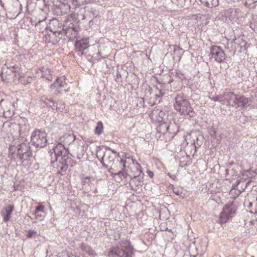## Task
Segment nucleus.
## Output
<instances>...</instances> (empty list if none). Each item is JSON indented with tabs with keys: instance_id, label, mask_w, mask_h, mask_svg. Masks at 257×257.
Returning <instances> with one entry per match:
<instances>
[{
	"instance_id": "obj_25",
	"label": "nucleus",
	"mask_w": 257,
	"mask_h": 257,
	"mask_svg": "<svg viewBox=\"0 0 257 257\" xmlns=\"http://www.w3.org/2000/svg\"><path fill=\"white\" fill-rule=\"evenodd\" d=\"M2 113L6 118H10L14 115V112L10 109L3 108Z\"/></svg>"
},
{
	"instance_id": "obj_6",
	"label": "nucleus",
	"mask_w": 257,
	"mask_h": 257,
	"mask_svg": "<svg viewBox=\"0 0 257 257\" xmlns=\"http://www.w3.org/2000/svg\"><path fill=\"white\" fill-rule=\"evenodd\" d=\"M46 133L41 130H35L31 135V142L37 148H43L47 144Z\"/></svg>"
},
{
	"instance_id": "obj_29",
	"label": "nucleus",
	"mask_w": 257,
	"mask_h": 257,
	"mask_svg": "<svg viewBox=\"0 0 257 257\" xmlns=\"http://www.w3.org/2000/svg\"><path fill=\"white\" fill-rule=\"evenodd\" d=\"M172 190L174 194L178 196H182V195L183 194V189L182 188L179 187H174L173 186Z\"/></svg>"
},
{
	"instance_id": "obj_11",
	"label": "nucleus",
	"mask_w": 257,
	"mask_h": 257,
	"mask_svg": "<svg viewBox=\"0 0 257 257\" xmlns=\"http://www.w3.org/2000/svg\"><path fill=\"white\" fill-rule=\"evenodd\" d=\"M210 58L217 63H223L226 58L224 51L217 46H213L210 48Z\"/></svg>"
},
{
	"instance_id": "obj_44",
	"label": "nucleus",
	"mask_w": 257,
	"mask_h": 257,
	"mask_svg": "<svg viewBox=\"0 0 257 257\" xmlns=\"http://www.w3.org/2000/svg\"><path fill=\"white\" fill-rule=\"evenodd\" d=\"M177 49H180L179 47L177 46H175L174 47V51H177Z\"/></svg>"
},
{
	"instance_id": "obj_46",
	"label": "nucleus",
	"mask_w": 257,
	"mask_h": 257,
	"mask_svg": "<svg viewBox=\"0 0 257 257\" xmlns=\"http://www.w3.org/2000/svg\"><path fill=\"white\" fill-rule=\"evenodd\" d=\"M106 150H109V151H111V150H112V148H110V147H106Z\"/></svg>"
},
{
	"instance_id": "obj_50",
	"label": "nucleus",
	"mask_w": 257,
	"mask_h": 257,
	"mask_svg": "<svg viewBox=\"0 0 257 257\" xmlns=\"http://www.w3.org/2000/svg\"><path fill=\"white\" fill-rule=\"evenodd\" d=\"M165 128H166V131H167L168 128H169V126H165Z\"/></svg>"
},
{
	"instance_id": "obj_13",
	"label": "nucleus",
	"mask_w": 257,
	"mask_h": 257,
	"mask_svg": "<svg viewBox=\"0 0 257 257\" xmlns=\"http://www.w3.org/2000/svg\"><path fill=\"white\" fill-rule=\"evenodd\" d=\"M9 69L15 74L14 77L15 79L18 78L19 82L23 84H27L30 83L28 81V78H25L24 74L20 72V69L18 66H10Z\"/></svg>"
},
{
	"instance_id": "obj_34",
	"label": "nucleus",
	"mask_w": 257,
	"mask_h": 257,
	"mask_svg": "<svg viewBox=\"0 0 257 257\" xmlns=\"http://www.w3.org/2000/svg\"><path fill=\"white\" fill-rule=\"evenodd\" d=\"M160 94H156V101H158V103L161 101V96H163L164 94V93H162V90H160L159 91Z\"/></svg>"
},
{
	"instance_id": "obj_32",
	"label": "nucleus",
	"mask_w": 257,
	"mask_h": 257,
	"mask_svg": "<svg viewBox=\"0 0 257 257\" xmlns=\"http://www.w3.org/2000/svg\"><path fill=\"white\" fill-rule=\"evenodd\" d=\"M108 172L110 174V175L111 177H112L113 178L116 179V172L114 170V169L112 167H110V168H107Z\"/></svg>"
},
{
	"instance_id": "obj_55",
	"label": "nucleus",
	"mask_w": 257,
	"mask_h": 257,
	"mask_svg": "<svg viewBox=\"0 0 257 257\" xmlns=\"http://www.w3.org/2000/svg\"><path fill=\"white\" fill-rule=\"evenodd\" d=\"M67 257H69V256H67ZM71 257H76V256H72Z\"/></svg>"
},
{
	"instance_id": "obj_4",
	"label": "nucleus",
	"mask_w": 257,
	"mask_h": 257,
	"mask_svg": "<svg viewBox=\"0 0 257 257\" xmlns=\"http://www.w3.org/2000/svg\"><path fill=\"white\" fill-rule=\"evenodd\" d=\"M251 99L244 95L236 94L231 92L230 105L239 110L246 109L251 105Z\"/></svg>"
},
{
	"instance_id": "obj_43",
	"label": "nucleus",
	"mask_w": 257,
	"mask_h": 257,
	"mask_svg": "<svg viewBox=\"0 0 257 257\" xmlns=\"http://www.w3.org/2000/svg\"><path fill=\"white\" fill-rule=\"evenodd\" d=\"M168 174L173 180H175L176 178V176L175 175H171L170 173H168Z\"/></svg>"
},
{
	"instance_id": "obj_53",
	"label": "nucleus",
	"mask_w": 257,
	"mask_h": 257,
	"mask_svg": "<svg viewBox=\"0 0 257 257\" xmlns=\"http://www.w3.org/2000/svg\"><path fill=\"white\" fill-rule=\"evenodd\" d=\"M96 156H97V158L99 159V157H98V155H97Z\"/></svg>"
},
{
	"instance_id": "obj_39",
	"label": "nucleus",
	"mask_w": 257,
	"mask_h": 257,
	"mask_svg": "<svg viewBox=\"0 0 257 257\" xmlns=\"http://www.w3.org/2000/svg\"><path fill=\"white\" fill-rule=\"evenodd\" d=\"M90 143H91V142H86L85 144L83 145L82 148H83V151L84 150H86L87 149V147H88L89 144Z\"/></svg>"
},
{
	"instance_id": "obj_10",
	"label": "nucleus",
	"mask_w": 257,
	"mask_h": 257,
	"mask_svg": "<svg viewBox=\"0 0 257 257\" xmlns=\"http://www.w3.org/2000/svg\"><path fill=\"white\" fill-rule=\"evenodd\" d=\"M224 16L228 18L232 24L238 23L240 19L243 17V14L238 8H229L224 12Z\"/></svg>"
},
{
	"instance_id": "obj_40",
	"label": "nucleus",
	"mask_w": 257,
	"mask_h": 257,
	"mask_svg": "<svg viewBox=\"0 0 257 257\" xmlns=\"http://www.w3.org/2000/svg\"><path fill=\"white\" fill-rule=\"evenodd\" d=\"M148 175L149 176L150 178H153L154 176V173L152 171L148 170L147 171Z\"/></svg>"
},
{
	"instance_id": "obj_54",
	"label": "nucleus",
	"mask_w": 257,
	"mask_h": 257,
	"mask_svg": "<svg viewBox=\"0 0 257 257\" xmlns=\"http://www.w3.org/2000/svg\"><path fill=\"white\" fill-rule=\"evenodd\" d=\"M250 206H252V203H250Z\"/></svg>"
},
{
	"instance_id": "obj_27",
	"label": "nucleus",
	"mask_w": 257,
	"mask_h": 257,
	"mask_svg": "<svg viewBox=\"0 0 257 257\" xmlns=\"http://www.w3.org/2000/svg\"><path fill=\"white\" fill-rule=\"evenodd\" d=\"M26 237L28 238H32L38 235L37 232L34 230H29L26 231Z\"/></svg>"
},
{
	"instance_id": "obj_8",
	"label": "nucleus",
	"mask_w": 257,
	"mask_h": 257,
	"mask_svg": "<svg viewBox=\"0 0 257 257\" xmlns=\"http://www.w3.org/2000/svg\"><path fill=\"white\" fill-rule=\"evenodd\" d=\"M120 247H115L116 257H131L133 253V247L127 240H122Z\"/></svg>"
},
{
	"instance_id": "obj_3",
	"label": "nucleus",
	"mask_w": 257,
	"mask_h": 257,
	"mask_svg": "<svg viewBox=\"0 0 257 257\" xmlns=\"http://www.w3.org/2000/svg\"><path fill=\"white\" fill-rule=\"evenodd\" d=\"M14 148L17 149L18 155L22 163H23L25 161L28 160L32 157L31 147L27 143H23L19 144L17 145L14 144L9 146V150L10 152L15 151Z\"/></svg>"
},
{
	"instance_id": "obj_1",
	"label": "nucleus",
	"mask_w": 257,
	"mask_h": 257,
	"mask_svg": "<svg viewBox=\"0 0 257 257\" xmlns=\"http://www.w3.org/2000/svg\"><path fill=\"white\" fill-rule=\"evenodd\" d=\"M174 108L181 115H188L192 117L195 112L190 105V102L182 93H179L175 97Z\"/></svg>"
},
{
	"instance_id": "obj_18",
	"label": "nucleus",
	"mask_w": 257,
	"mask_h": 257,
	"mask_svg": "<svg viewBox=\"0 0 257 257\" xmlns=\"http://www.w3.org/2000/svg\"><path fill=\"white\" fill-rule=\"evenodd\" d=\"M39 212H44V207L40 205L36 207V209L33 213L35 215L36 219L42 221L44 219V216L39 213Z\"/></svg>"
},
{
	"instance_id": "obj_15",
	"label": "nucleus",
	"mask_w": 257,
	"mask_h": 257,
	"mask_svg": "<svg viewBox=\"0 0 257 257\" xmlns=\"http://www.w3.org/2000/svg\"><path fill=\"white\" fill-rule=\"evenodd\" d=\"M14 209V205H9L2 209L1 215L3 217L4 222H7L10 220Z\"/></svg>"
},
{
	"instance_id": "obj_19",
	"label": "nucleus",
	"mask_w": 257,
	"mask_h": 257,
	"mask_svg": "<svg viewBox=\"0 0 257 257\" xmlns=\"http://www.w3.org/2000/svg\"><path fill=\"white\" fill-rule=\"evenodd\" d=\"M67 83L65 82L64 76L57 78L54 83V86L57 88L67 87Z\"/></svg>"
},
{
	"instance_id": "obj_24",
	"label": "nucleus",
	"mask_w": 257,
	"mask_h": 257,
	"mask_svg": "<svg viewBox=\"0 0 257 257\" xmlns=\"http://www.w3.org/2000/svg\"><path fill=\"white\" fill-rule=\"evenodd\" d=\"M90 182V178L89 177H86L84 178L81 177V184L85 187L82 186V189H85L87 190V186H89V183Z\"/></svg>"
},
{
	"instance_id": "obj_17",
	"label": "nucleus",
	"mask_w": 257,
	"mask_h": 257,
	"mask_svg": "<svg viewBox=\"0 0 257 257\" xmlns=\"http://www.w3.org/2000/svg\"><path fill=\"white\" fill-rule=\"evenodd\" d=\"M132 161L133 164H136V168L137 171L136 174H135L134 176L133 180L136 179L139 181L140 182L142 181L144 178V174L143 173L142 170L141 165L134 160H132Z\"/></svg>"
},
{
	"instance_id": "obj_2",
	"label": "nucleus",
	"mask_w": 257,
	"mask_h": 257,
	"mask_svg": "<svg viewBox=\"0 0 257 257\" xmlns=\"http://www.w3.org/2000/svg\"><path fill=\"white\" fill-rule=\"evenodd\" d=\"M64 154H55V160L51 161V166L53 168V171L56 172L61 175H64L66 174L69 164L70 163L71 158H69L68 154L66 151H64Z\"/></svg>"
},
{
	"instance_id": "obj_41",
	"label": "nucleus",
	"mask_w": 257,
	"mask_h": 257,
	"mask_svg": "<svg viewBox=\"0 0 257 257\" xmlns=\"http://www.w3.org/2000/svg\"><path fill=\"white\" fill-rule=\"evenodd\" d=\"M190 164V162L189 161H187V162L186 163H185L184 164H180V166L183 168L185 166H189V165Z\"/></svg>"
},
{
	"instance_id": "obj_58",
	"label": "nucleus",
	"mask_w": 257,
	"mask_h": 257,
	"mask_svg": "<svg viewBox=\"0 0 257 257\" xmlns=\"http://www.w3.org/2000/svg\"><path fill=\"white\" fill-rule=\"evenodd\" d=\"M58 92H61V91H60V90H58Z\"/></svg>"
},
{
	"instance_id": "obj_30",
	"label": "nucleus",
	"mask_w": 257,
	"mask_h": 257,
	"mask_svg": "<svg viewBox=\"0 0 257 257\" xmlns=\"http://www.w3.org/2000/svg\"><path fill=\"white\" fill-rule=\"evenodd\" d=\"M173 3L176 4L180 7H183L185 6L187 0H172Z\"/></svg>"
},
{
	"instance_id": "obj_42",
	"label": "nucleus",
	"mask_w": 257,
	"mask_h": 257,
	"mask_svg": "<svg viewBox=\"0 0 257 257\" xmlns=\"http://www.w3.org/2000/svg\"><path fill=\"white\" fill-rule=\"evenodd\" d=\"M111 152L114 155L115 158L119 157V153L114 150L112 149Z\"/></svg>"
},
{
	"instance_id": "obj_22",
	"label": "nucleus",
	"mask_w": 257,
	"mask_h": 257,
	"mask_svg": "<svg viewBox=\"0 0 257 257\" xmlns=\"http://www.w3.org/2000/svg\"><path fill=\"white\" fill-rule=\"evenodd\" d=\"M218 4V0H207L204 5L206 7L212 8L217 6Z\"/></svg>"
},
{
	"instance_id": "obj_35",
	"label": "nucleus",
	"mask_w": 257,
	"mask_h": 257,
	"mask_svg": "<svg viewBox=\"0 0 257 257\" xmlns=\"http://www.w3.org/2000/svg\"><path fill=\"white\" fill-rule=\"evenodd\" d=\"M107 159L109 163H113L114 161V158L112 157L110 155L107 156Z\"/></svg>"
},
{
	"instance_id": "obj_49",
	"label": "nucleus",
	"mask_w": 257,
	"mask_h": 257,
	"mask_svg": "<svg viewBox=\"0 0 257 257\" xmlns=\"http://www.w3.org/2000/svg\"><path fill=\"white\" fill-rule=\"evenodd\" d=\"M100 146H99V147H98L97 148V150H96V151H97V153H98V152H100Z\"/></svg>"
},
{
	"instance_id": "obj_38",
	"label": "nucleus",
	"mask_w": 257,
	"mask_h": 257,
	"mask_svg": "<svg viewBox=\"0 0 257 257\" xmlns=\"http://www.w3.org/2000/svg\"><path fill=\"white\" fill-rule=\"evenodd\" d=\"M239 184V181L237 180L235 183H234L232 184L231 189H236Z\"/></svg>"
},
{
	"instance_id": "obj_33",
	"label": "nucleus",
	"mask_w": 257,
	"mask_h": 257,
	"mask_svg": "<svg viewBox=\"0 0 257 257\" xmlns=\"http://www.w3.org/2000/svg\"><path fill=\"white\" fill-rule=\"evenodd\" d=\"M108 256L109 257H116L115 248H113L108 251Z\"/></svg>"
},
{
	"instance_id": "obj_21",
	"label": "nucleus",
	"mask_w": 257,
	"mask_h": 257,
	"mask_svg": "<svg viewBox=\"0 0 257 257\" xmlns=\"http://www.w3.org/2000/svg\"><path fill=\"white\" fill-rule=\"evenodd\" d=\"M95 134L100 135L103 132V125L101 121H98L94 130Z\"/></svg>"
},
{
	"instance_id": "obj_23",
	"label": "nucleus",
	"mask_w": 257,
	"mask_h": 257,
	"mask_svg": "<svg viewBox=\"0 0 257 257\" xmlns=\"http://www.w3.org/2000/svg\"><path fill=\"white\" fill-rule=\"evenodd\" d=\"M89 37L81 38V51L87 49L90 45L89 44Z\"/></svg>"
},
{
	"instance_id": "obj_36",
	"label": "nucleus",
	"mask_w": 257,
	"mask_h": 257,
	"mask_svg": "<svg viewBox=\"0 0 257 257\" xmlns=\"http://www.w3.org/2000/svg\"><path fill=\"white\" fill-rule=\"evenodd\" d=\"M72 4L76 7H79L80 5L79 0H72Z\"/></svg>"
},
{
	"instance_id": "obj_16",
	"label": "nucleus",
	"mask_w": 257,
	"mask_h": 257,
	"mask_svg": "<svg viewBox=\"0 0 257 257\" xmlns=\"http://www.w3.org/2000/svg\"><path fill=\"white\" fill-rule=\"evenodd\" d=\"M119 165L122 166L121 170L116 172V177H118L119 180L122 181L123 179H125L128 175L125 169L126 167V161L121 159L119 161Z\"/></svg>"
},
{
	"instance_id": "obj_47",
	"label": "nucleus",
	"mask_w": 257,
	"mask_h": 257,
	"mask_svg": "<svg viewBox=\"0 0 257 257\" xmlns=\"http://www.w3.org/2000/svg\"><path fill=\"white\" fill-rule=\"evenodd\" d=\"M202 4L204 5L207 0H199Z\"/></svg>"
},
{
	"instance_id": "obj_31",
	"label": "nucleus",
	"mask_w": 257,
	"mask_h": 257,
	"mask_svg": "<svg viewBox=\"0 0 257 257\" xmlns=\"http://www.w3.org/2000/svg\"><path fill=\"white\" fill-rule=\"evenodd\" d=\"M7 104H9L10 105H11V102H9L8 101L5 100L3 99L0 100V113H2V110L3 111V109L5 108L4 106H7Z\"/></svg>"
},
{
	"instance_id": "obj_28",
	"label": "nucleus",
	"mask_w": 257,
	"mask_h": 257,
	"mask_svg": "<svg viewBox=\"0 0 257 257\" xmlns=\"http://www.w3.org/2000/svg\"><path fill=\"white\" fill-rule=\"evenodd\" d=\"M257 3V0H245L244 5L247 8H253L254 4Z\"/></svg>"
},
{
	"instance_id": "obj_12",
	"label": "nucleus",
	"mask_w": 257,
	"mask_h": 257,
	"mask_svg": "<svg viewBox=\"0 0 257 257\" xmlns=\"http://www.w3.org/2000/svg\"><path fill=\"white\" fill-rule=\"evenodd\" d=\"M29 130V125L27 124H19L13 125L10 130V133L13 138H19L21 135L28 132Z\"/></svg>"
},
{
	"instance_id": "obj_45",
	"label": "nucleus",
	"mask_w": 257,
	"mask_h": 257,
	"mask_svg": "<svg viewBox=\"0 0 257 257\" xmlns=\"http://www.w3.org/2000/svg\"><path fill=\"white\" fill-rule=\"evenodd\" d=\"M198 139H199V138H197V139H196V140H197L196 144H197V145H198V146L199 147V146H201V143H198Z\"/></svg>"
},
{
	"instance_id": "obj_14",
	"label": "nucleus",
	"mask_w": 257,
	"mask_h": 257,
	"mask_svg": "<svg viewBox=\"0 0 257 257\" xmlns=\"http://www.w3.org/2000/svg\"><path fill=\"white\" fill-rule=\"evenodd\" d=\"M231 92H225L222 94L213 96L210 99L214 101H219L222 104L230 103Z\"/></svg>"
},
{
	"instance_id": "obj_51",
	"label": "nucleus",
	"mask_w": 257,
	"mask_h": 257,
	"mask_svg": "<svg viewBox=\"0 0 257 257\" xmlns=\"http://www.w3.org/2000/svg\"><path fill=\"white\" fill-rule=\"evenodd\" d=\"M68 88H67V89H65V90H64V91H65V92H67V91H68Z\"/></svg>"
},
{
	"instance_id": "obj_9",
	"label": "nucleus",
	"mask_w": 257,
	"mask_h": 257,
	"mask_svg": "<svg viewBox=\"0 0 257 257\" xmlns=\"http://www.w3.org/2000/svg\"><path fill=\"white\" fill-rule=\"evenodd\" d=\"M70 25L71 26H69V28L63 26V31L66 35H67V33L69 32L71 33V36L70 37L69 40L73 38L76 39L75 43V53H77V55L79 56L80 53V40L79 39V37H77L79 31V28L75 27L73 23L70 24Z\"/></svg>"
},
{
	"instance_id": "obj_26",
	"label": "nucleus",
	"mask_w": 257,
	"mask_h": 257,
	"mask_svg": "<svg viewBox=\"0 0 257 257\" xmlns=\"http://www.w3.org/2000/svg\"><path fill=\"white\" fill-rule=\"evenodd\" d=\"M41 100L43 101L46 105L52 107V105H54V101L51 99L48 98L45 96H43L41 98Z\"/></svg>"
},
{
	"instance_id": "obj_7",
	"label": "nucleus",
	"mask_w": 257,
	"mask_h": 257,
	"mask_svg": "<svg viewBox=\"0 0 257 257\" xmlns=\"http://www.w3.org/2000/svg\"><path fill=\"white\" fill-rule=\"evenodd\" d=\"M236 208L233 203L226 204L223 208L222 211L219 215L220 223L226 222L235 216Z\"/></svg>"
},
{
	"instance_id": "obj_5",
	"label": "nucleus",
	"mask_w": 257,
	"mask_h": 257,
	"mask_svg": "<svg viewBox=\"0 0 257 257\" xmlns=\"http://www.w3.org/2000/svg\"><path fill=\"white\" fill-rule=\"evenodd\" d=\"M76 139V136L73 134H65L60 138V142L54 149L55 154H64L66 151L67 146L70 145Z\"/></svg>"
},
{
	"instance_id": "obj_52",
	"label": "nucleus",
	"mask_w": 257,
	"mask_h": 257,
	"mask_svg": "<svg viewBox=\"0 0 257 257\" xmlns=\"http://www.w3.org/2000/svg\"><path fill=\"white\" fill-rule=\"evenodd\" d=\"M188 1L189 3H191V0H187V2Z\"/></svg>"
},
{
	"instance_id": "obj_56",
	"label": "nucleus",
	"mask_w": 257,
	"mask_h": 257,
	"mask_svg": "<svg viewBox=\"0 0 257 257\" xmlns=\"http://www.w3.org/2000/svg\"><path fill=\"white\" fill-rule=\"evenodd\" d=\"M77 158L79 159H80V158L78 157V156H77Z\"/></svg>"
},
{
	"instance_id": "obj_48",
	"label": "nucleus",
	"mask_w": 257,
	"mask_h": 257,
	"mask_svg": "<svg viewBox=\"0 0 257 257\" xmlns=\"http://www.w3.org/2000/svg\"><path fill=\"white\" fill-rule=\"evenodd\" d=\"M176 73H177V75L179 77H180V75H182V74H181V72H180V71H179V72H178V71H177Z\"/></svg>"
},
{
	"instance_id": "obj_57",
	"label": "nucleus",
	"mask_w": 257,
	"mask_h": 257,
	"mask_svg": "<svg viewBox=\"0 0 257 257\" xmlns=\"http://www.w3.org/2000/svg\"><path fill=\"white\" fill-rule=\"evenodd\" d=\"M84 19V16H83L82 19Z\"/></svg>"
},
{
	"instance_id": "obj_37",
	"label": "nucleus",
	"mask_w": 257,
	"mask_h": 257,
	"mask_svg": "<svg viewBox=\"0 0 257 257\" xmlns=\"http://www.w3.org/2000/svg\"><path fill=\"white\" fill-rule=\"evenodd\" d=\"M105 156L103 155V157H101L100 159H99V160H100L101 164L103 165V167H105L106 168H108V166L107 165H106L104 163V161H103V157L104 156Z\"/></svg>"
},
{
	"instance_id": "obj_20",
	"label": "nucleus",
	"mask_w": 257,
	"mask_h": 257,
	"mask_svg": "<svg viewBox=\"0 0 257 257\" xmlns=\"http://www.w3.org/2000/svg\"><path fill=\"white\" fill-rule=\"evenodd\" d=\"M52 106L53 109L55 108L56 110L60 112H63V111L66 110L65 109V104L61 100H59L56 102H54V105H52Z\"/></svg>"
}]
</instances>
